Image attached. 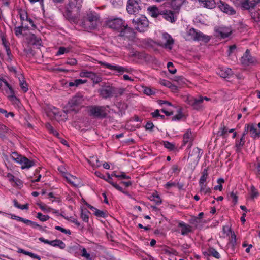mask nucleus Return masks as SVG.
<instances>
[{
  "instance_id": "nucleus-23",
  "label": "nucleus",
  "mask_w": 260,
  "mask_h": 260,
  "mask_svg": "<svg viewBox=\"0 0 260 260\" xmlns=\"http://www.w3.org/2000/svg\"><path fill=\"white\" fill-rule=\"evenodd\" d=\"M160 15L162 16L164 19L171 22H173L177 19V18L174 17V13L171 11H161Z\"/></svg>"
},
{
  "instance_id": "nucleus-1",
  "label": "nucleus",
  "mask_w": 260,
  "mask_h": 260,
  "mask_svg": "<svg viewBox=\"0 0 260 260\" xmlns=\"http://www.w3.org/2000/svg\"><path fill=\"white\" fill-rule=\"evenodd\" d=\"M99 22V16L95 12H90L81 22V27L87 31L95 29Z\"/></svg>"
},
{
  "instance_id": "nucleus-3",
  "label": "nucleus",
  "mask_w": 260,
  "mask_h": 260,
  "mask_svg": "<svg viewBox=\"0 0 260 260\" xmlns=\"http://www.w3.org/2000/svg\"><path fill=\"white\" fill-rule=\"evenodd\" d=\"M184 38L186 40L202 41L205 43L208 42L211 39L210 36L206 35L193 28H191L187 31L186 35L184 36Z\"/></svg>"
},
{
  "instance_id": "nucleus-27",
  "label": "nucleus",
  "mask_w": 260,
  "mask_h": 260,
  "mask_svg": "<svg viewBox=\"0 0 260 260\" xmlns=\"http://www.w3.org/2000/svg\"><path fill=\"white\" fill-rule=\"evenodd\" d=\"M69 183L73 186H77L79 185V179L76 177L68 173L64 177Z\"/></svg>"
},
{
  "instance_id": "nucleus-2",
  "label": "nucleus",
  "mask_w": 260,
  "mask_h": 260,
  "mask_svg": "<svg viewBox=\"0 0 260 260\" xmlns=\"http://www.w3.org/2000/svg\"><path fill=\"white\" fill-rule=\"evenodd\" d=\"M81 1L71 0L66 8L67 15L70 18H77L80 15Z\"/></svg>"
},
{
  "instance_id": "nucleus-49",
  "label": "nucleus",
  "mask_w": 260,
  "mask_h": 260,
  "mask_svg": "<svg viewBox=\"0 0 260 260\" xmlns=\"http://www.w3.org/2000/svg\"><path fill=\"white\" fill-rule=\"evenodd\" d=\"M46 128L49 131V132L54 136L58 137L59 136V133L54 129L53 126L49 123H46L45 125Z\"/></svg>"
},
{
  "instance_id": "nucleus-37",
  "label": "nucleus",
  "mask_w": 260,
  "mask_h": 260,
  "mask_svg": "<svg viewBox=\"0 0 260 260\" xmlns=\"http://www.w3.org/2000/svg\"><path fill=\"white\" fill-rule=\"evenodd\" d=\"M3 83H4L8 88L10 93L12 96H14V92L11 86L5 79H4L3 77H0V88L2 86Z\"/></svg>"
},
{
  "instance_id": "nucleus-25",
  "label": "nucleus",
  "mask_w": 260,
  "mask_h": 260,
  "mask_svg": "<svg viewBox=\"0 0 260 260\" xmlns=\"http://www.w3.org/2000/svg\"><path fill=\"white\" fill-rule=\"evenodd\" d=\"M83 246L77 244H71L70 246H69L67 248V251L71 254H76L79 251H81L82 248H83Z\"/></svg>"
},
{
  "instance_id": "nucleus-31",
  "label": "nucleus",
  "mask_w": 260,
  "mask_h": 260,
  "mask_svg": "<svg viewBox=\"0 0 260 260\" xmlns=\"http://www.w3.org/2000/svg\"><path fill=\"white\" fill-rule=\"evenodd\" d=\"M88 161L93 167L98 168L100 167L101 165V164L97 156H92L90 157Z\"/></svg>"
},
{
  "instance_id": "nucleus-58",
  "label": "nucleus",
  "mask_w": 260,
  "mask_h": 260,
  "mask_svg": "<svg viewBox=\"0 0 260 260\" xmlns=\"http://www.w3.org/2000/svg\"><path fill=\"white\" fill-rule=\"evenodd\" d=\"M193 97L190 95H182L181 99L183 101L186 102L191 105V101L192 100Z\"/></svg>"
},
{
  "instance_id": "nucleus-20",
  "label": "nucleus",
  "mask_w": 260,
  "mask_h": 260,
  "mask_svg": "<svg viewBox=\"0 0 260 260\" xmlns=\"http://www.w3.org/2000/svg\"><path fill=\"white\" fill-rule=\"evenodd\" d=\"M217 36L222 38L228 37L232 33V29L230 27L221 26L216 29Z\"/></svg>"
},
{
  "instance_id": "nucleus-50",
  "label": "nucleus",
  "mask_w": 260,
  "mask_h": 260,
  "mask_svg": "<svg viewBox=\"0 0 260 260\" xmlns=\"http://www.w3.org/2000/svg\"><path fill=\"white\" fill-rule=\"evenodd\" d=\"M217 182L219 184L218 185H216L214 187V189L215 190H220L221 191L222 190L223 187L222 184L224 182V180L223 178H219L218 179Z\"/></svg>"
},
{
  "instance_id": "nucleus-46",
  "label": "nucleus",
  "mask_w": 260,
  "mask_h": 260,
  "mask_svg": "<svg viewBox=\"0 0 260 260\" xmlns=\"http://www.w3.org/2000/svg\"><path fill=\"white\" fill-rule=\"evenodd\" d=\"M89 212L88 210H82L81 213V217L82 220L86 222H87L89 220Z\"/></svg>"
},
{
  "instance_id": "nucleus-41",
  "label": "nucleus",
  "mask_w": 260,
  "mask_h": 260,
  "mask_svg": "<svg viewBox=\"0 0 260 260\" xmlns=\"http://www.w3.org/2000/svg\"><path fill=\"white\" fill-rule=\"evenodd\" d=\"M70 47H60L58 48L57 52H56V56H59L60 55L64 54L65 53H68L70 52Z\"/></svg>"
},
{
  "instance_id": "nucleus-24",
  "label": "nucleus",
  "mask_w": 260,
  "mask_h": 260,
  "mask_svg": "<svg viewBox=\"0 0 260 260\" xmlns=\"http://www.w3.org/2000/svg\"><path fill=\"white\" fill-rule=\"evenodd\" d=\"M79 76L82 78L86 77L91 78L94 81H96V82H98L100 81V80L98 79V77L96 74L91 71H87L85 70L82 71L80 73Z\"/></svg>"
},
{
  "instance_id": "nucleus-63",
  "label": "nucleus",
  "mask_w": 260,
  "mask_h": 260,
  "mask_svg": "<svg viewBox=\"0 0 260 260\" xmlns=\"http://www.w3.org/2000/svg\"><path fill=\"white\" fill-rule=\"evenodd\" d=\"M164 145L165 147V148L170 150H173L174 148V145L168 141H164Z\"/></svg>"
},
{
  "instance_id": "nucleus-45",
  "label": "nucleus",
  "mask_w": 260,
  "mask_h": 260,
  "mask_svg": "<svg viewBox=\"0 0 260 260\" xmlns=\"http://www.w3.org/2000/svg\"><path fill=\"white\" fill-rule=\"evenodd\" d=\"M200 186V191L204 194H210L211 190L209 187L207 186L206 184H199Z\"/></svg>"
},
{
  "instance_id": "nucleus-57",
  "label": "nucleus",
  "mask_w": 260,
  "mask_h": 260,
  "mask_svg": "<svg viewBox=\"0 0 260 260\" xmlns=\"http://www.w3.org/2000/svg\"><path fill=\"white\" fill-rule=\"evenodd\" d=\"M167 68L168 69L169 72L171 73V74H174L176 72L177 70L175 68H174L173 64L172 62H168Z\"/></svg>"
},
{
  "instance_id": "nucleus-64",
  "label": "nucleus",
  "mask_w": 260,
  "mask_h": 260,
  "mask_svg": "<svg viewBox=\"0 0 260 260\" xmlns=\"http://www.w3.org/2000/svg\"><path fill=\"white\" fill-rule=\"evenodd\" d=\"M58 170L62 174L64 177H66V174H68L66 171V168L63 166L58 167Z\"/></svg>"
},
{
  "instance_id": "nucleus-39",
  "label": "nucleus",
  "mask_w": 260,
  "mask_h": 260,
  "mask_svg": "<svg viewBox=\"0 0 260 260\" xmlns=\"http://www.w3.org/2000/svg\"><path fill=\"white\" fill-rule=\"evenodd\" d=\"M18 12L20 15L22 25H23L24 21H25L26 19H28L27 13L25 10L22 9H19Z\"/></svg>"
},
{
  "instance_id": "nucleus-26",
  "label": "nucleus",
  "mask_w": 260,
  "mask_h": 260,
  "mask_svg": "<svg viewBox=\"0 0 260 260\" xmlns=\"http://www.w3.org/2000/svg\"><path fill=\"white\" fill-rule=\"evenodd\" d=\"M199 3L201 6L208 9H213L216 5L214 0H200Z\"/></svg>"
},
{
  "instance_id": "nucleus-28",
  "label": "nucleus",
  "mask_w": 260,
  "mask_h": 260,
  "mask_svg": "<svg viewBox=\"0 0 260 260\" xmlns=\"http://www.w3.org/2000/svg\"><path fill=\"white\" fill-rule=\"evenodd\" d=\"M180 230L181 234L185 235L191 232V227L183 222H180Z\"/></svg>"
},
{
  "instance_id": "nucleus-62",
  "label": "nucleus",
  "mask_w": 260,
  "mask_h": 260,
  "mask_svg": "<svg viewBox=\"0 0 260 260\" xmlns=\"http://www.w3.org/2000/svg\"><path fill=\"white\" fill-rule=\"evenodd\" d=\"M113 6L115 7H118L121 6L123 4L122 0H111Z\"/></svg>"
},
{
  "instance_id": "nucleus-7",
  "label": "nucleus",
  "mask_w": 260,
  "mask_h": 260,
  "mask_svg": "<svg viewBox=\"0 0 260 260\" xmlns=\"http://www.w3.org/2000/svg\"><path fill=\"white\" fill-rule=\"evenodd\" d=\"M125 22L120 18H110L106 21V25L110 28L119 31L125 25Z\"/></svg>"
},
{
  "instance_id": "nucleus-52",
  "label": "nucleus",
  "mask_w": 260,
  "mask_h": 260,
  "mask_svg": "<svg viewBox=\"0 0 260 260\" xmlns=\"http://www.w3.org/2000/svg\"><path fill=\"white\" fill-rule=\"evenodd\" d=\"M36 217L42 222L46 221L50 218L48 215H43L40 212L37 213Z\"/></svg>"
},
{
  "instance_id": "nucleus-16",
  "label": "nucleus",
  "mask_w": 260,
  "mask_h": 260,
  "mask_svg": "<svg viewBox=\"0 0 260 260\" xmlns=\"http://www.w3.org/2000/svg\"><path fill=\"white\" fill-rule=\"evenodd\" d=\"M241 62L244 66H249L255 64L256 62V60L250 55L249 51L247 50L245 54L242 56Z\"/></svg>"
},
{
  "instance_id": "nucleus-10",
  "label": "nucleus",
  "mask_w": 260,
  "mask_h": 260,
  "mask_svg": "<svg viewBox=\"0 0 260 260\" xmlns=\"http://www.w3.org/2000/svg\"><path fill=\"white\" fill-rule=\"evenodd\" d=\"M141 0H128L126 9L129 14H134L138 13L141 9Z\"/></svg>"
},
{
  "instance_id": "nucleus-11",
  "label": "nucleus",
  "mask_w": 260,
  "mask_h": 260,
  "mask_svg": "<svg viewBox=\"0 0 260 260\" xmlns=\"http://www.w3.org/2000/svg\"><path fill=\"white\" fill-rule=\"evenodd\" d=\"M193 140V135L191 131L187 130L183 136L182 144L180 148L186 146V149L191 148Z\"/></svg>"
},
{
  "instance_id": "nucleus-32",
  "label": "nucleus",
  "mask_w": 260,
  "mask_h": 260,
  "mask_svg": "<svg viewBox=\"0 0 260 260\" xmlns=\"http://www.w3.org/2000/svg\"><path fill=\"white\" fill-rule=\"evenodd\" d=\"M245 143V134H243L240 140H236L235 143V147L236 151H239L243 147Z\"/></svg>"
},
{
  "instance_id": "nucleus-56",
  "label": "nucleus",
  "mask_w": 260,
  "mask_h": 260,
  "mask_svg": "<svg viewBox=\"0 0 260 260\" xmlns=\"http://www.w3.org/2000/svg\"><path fill=\"white\" fill-rule=\"evenodd\" d=\"M55 229L56 230L59 231L61 232L62 233H64L66 234H68L69 235L71 234V232L69 229H64L59 226H55Z\"/></svg>"
},
{
  "instance_id": "nucleus-15",
  "label": "nucleus",
  "mask_w": 260,
  "mask_h": 260,
  "mask_svg": "<svg viewBox=\"0 0 260 260\" xmlns=\"http://www.w3.org/2000/svg\"><path fill=\"white\" fill-rule=\"evenodd\" d=\"M115 91L114 87L110 86H106L101 88L99 92L103 98L107 99L113 96Z\"/></svg>"
},
{
  "instance_id": "nucleus-55",
  "label": "nucleus",
  "mask_w": 260,
  "mask_h": 260,
  "mask_svg": "<svg viewBox=\"0 0 260 260\" xmlns=\"http://www.w3.org/2000/svg\"><path fill=\"white\" fill-rule=\"evenodd\" d=\"M152 200L154 201L156 204L159 205L161 203L162 200L160 198V196L156 193L155 194H153L152 196Z\"/></svg>"
},
{
  "instance_id": "nucleus-61",
  "label": "nucleus",
  "mask_w": 260,
  "mask_h": 260,
  "mask_svg": "<svg viewBox=\"0 0 260 260\" xmlns=\"http://www.w3.org/2000/svg\"><path fill=\"white\" fill-rule=\"evenodd\" d=\"M230 198L235 204L237 203L238 201V197L236 195V193H235L234 191H232L230 193Z\"/></svg>"
},
{
  "instance_id": "nucleus-60",
  "label": "nucleus",
  "mask_w": 260,
  "mask_h": 260,
  "mask_svg": "<svg viewBox=\"0 0 260 260\" xmlns=\"http://www.w3.org/2000/svg\"><path fill=\"white\" fill-rule=\"evenodd\" d=\"M12 185L13 186H20L22 185V182L20 179H19L18 178L15 177L12 183Z\"/></svg>"
},
{
  "instance_id": "nucleus-8",
  "label": "nucleus",
  "mask_w": 260,
  "mask_h": 260,
  "mask_svg": "<svg viewBox=\"0 0 260 260\" xmlns=\"http://www.w3.org/2000/svg\"><path fill=\"white\" fill-rule=\"evenodd\" d=\"M203 153V151L202 149L198 147H195L191 151L189 152L188 159H190V161L192 164L196 166L200 160Z\"/></svg>"
},
{
  "instance_id": "nucleus-47",
  "label": "nucleus",
  "mask_w": 260,
  "mask_h": 260,
  "mask_svg": "<svg viewBox=\"0 0 260 260\" xmlns=\"http://www.w3.org/2000/svg\"><path fill=\"white\" fill-rule=\"evenodd\" d=\"M259 195L258 192L256 190L254 186L252 185L250 187V198L254 199L256 198Z\"/></svg>"
},
{
  "instance_id": "nucleus-4",
  "label": "nucleus",
  "mask_w": 260,
  "mask_h": 260,
  "mask_svg": "<svg viewBox=\"0 0 260 260\" xmlns=\"http://www.w3.org/2000/svg\"><path fill=\"white\" fill-rule=\"evenodd\" d=\"M11 157L15 162L21 165L22 169H29L35 165L34 161L19 154L16 152H13L11 155Z\"/></svg>"
},
{
  "instance_id": "nucleus-35",
  "label": "nucleus",
  "mask_w": 260,
  "mask_h": 260,
  "mask_svg": "<svg viewBox=\"0 0 260 260\" xmlns=\"http://www.w3.org/2000/svg\"><path fill=\"white\" fill-rule=\"evenodd\" d=\"M88 207L94 212L95 216L100 217H105L106 216V213L103 211L100 210L95 207L89 205Z\"/></svg>"
},
{
  "instance_id": "nucleus-33",
  "label": "nucleus",
  "mask_w": 260,
  "mask_h": 260,
  "mask_svg": "<svg viewBox=\"0 0 260 260\" xmlns=\"http://www.w3.org/2000/svg\"><path fill=\"white\" fill-rule=\"evenodd\" d=\"M148 10L149 14L153 17H157L158 15H160V12L156 7L152 6L149 7Z\"/></svg>"
},
{
  "instance_id": "nucleus-38",
  "label": "nucleus",
  "mask_w": 260,
  "mask_h": 260,
  "mask_svg": "<svg viewBox=\"0 0 260 260\" xmlns=\"http://www.w3.org/2000/svg\"><path fill=\"white\" fill-rule=\"evenodd\" d=\"M208 177V172L207 169H204L202 173V176L199 180V184H205V183L207 181V179Z\"/></svg>"
},
{
  "instance_id": "nucleus-14",
  "label": "nucleus",
  "mask_w": 260,
  "mask_h": 260,
  "mask_svg": "<svg viewBox=\"0 0 260 260\" xmlns=\"http://www.w3.org/2000/svg\"><path fill=\"white\" fill-rule=\"evenodd\" d=\"M217 5L219 9L223 12L230 15H234L236 14V11L234 9V8L225 2L222 1H220L217 3Z\"/></svg>"
},
{
  "instance_id": "nucleus-18",
  "label": "nucleus",
  "mask_w": 260,
  "mask_h": 260,
  "mask_svg": "<svg viewBox=\"0 0 260 260\" xmlns=\"http://www.w3.org/2000/svg\"><path fill=\"white\" fill-rule=\"evenodd\" d=\"M260 5V0H245L242 4V8L245 10L253 11L252 9Z\"/></svg>"
},
{
  "instance_id": "nucleus-48",
  "label": "nucleus",
  "mask_w": 260,
  "mask_h": 260,
  "mask_svg": "<svg viewBox=\"0 0 260 260\" xmlns=\"http://www.w3.org/2000/svg\"><path fill=\"white\" fill-rule=\"evenodd\" d=\"M178 186V183L170 181L167 182L165 185V188L167 189H170L171 188L177 187Z\"/></svg>"
},
{
  "instance_id": "nucleus-6",
  "label": "nucleus",
  "mask_w": 260,
  "mask_h": 260,
  "mask_svg": "<svg viewBox=\"0 0 260 260\" xmlns=\"http://www.w3.org/2000/svg\"><path fill=\"white\" fill-rule=\"evenodd\" d=\"M90 115L100 118H103L110 113V108L108 106H94L90 107L89 110Z\"/></svg>"
},
{
  "instance_id": "nucleus-22",
  "label": "nucleus",
  "mask_w": 260,
  "mask_h": 260,
  "mask_svg": "<svg viewBox=\"0 0 260 260\" xmlns=\"http://www.w3.org/2000/svg\"><path fill=\"white\" fill-rule=\"evenodd\" d=\"M83 97L80 95H76L73 97L69 102V105L71 107L76 106H79L82 104Z\"/></svg>"
},
{
  "instance_id": "nucleus-59",
  "label": "nucleus",
  "mask_w": 260,
  "mask_h": 260,
  "mask_svg": "<svg viewBox=\"0 0 260 260\" xmlns=\"http://www.w3.org/2000/svg\"><path fill=\"white\" fill-rule=\"evenodd\" d=\"M108 182L112 185L117 190L123 192V188L116 183H114L112 180H108Z\"/></svg>"
},
{
  "instance_id": "nucleus-53",
  "label": "nucleus",
  "mask_w": 260,
  "mask_h": 260,
  "mask_svg": "<svg viewBox=\"0 0 260 260\" xmlns=\"http://www.w3.org/2000/svg\"><path fill=\"white\" fill-rule=\"evenodd\" d=\"M227 132V129L224 124L222 123L220 129L217 133V135L219 136H223Z\"/></svg>"
},
{
  "instance_id": "nucleus-36",
  "label": "nucleus",
  "mask_w": 260,
  "mask_h": 260,
  "mask_svg": "<svg viewBox=\"0 0 260 260\" xmlns=\"http://www.w3.org/2000/svg\"><path fill=\"white\" fill-rule=\"evenodd\" d=\"M218 74L222 78H226L230 76L232 74L231 69L227 68L224 69H220L219 70Z\"/></svg>"
},
{
  "instance_id": "nucleus-17",
  "label": "nucleus",
  "mask_w": 260,
  "mask_h": 260,
  "mask_svg": "<svg viewBox=\"0 0 260 260\" xmlns=\"http://www.w3.org/2000/svg\"><path fill=\"white\" fill-rule=\"evenodd\" d=\"M119 36L128 39H132L135 36V32L132 28L129 27L127 24L119 31Z\"/></svg>"
},
{
  "instance_id": "nucleus-54",
  "label": "nucleus",
  "mask_w": 260,
  "mask_h": 260,
  "mask_svg": "<svg viewBox=\"0 0 260 260\" xmlns=\"http://www.w3.org/2000/svg\"><path fill=\"white\" fill-rule=\"evenodd\" d=\"M95 174L99 177L103 179L108 182V180H112L111 177L109 174H108L107 177H105L104 175L101 174L100 172H95Z\"/></svg>"
},
{
  "instance_id": "nucleus-34",
  "label": "nucleus",
  "mask_w": 260,
  "mask_h": 260,
  "mask_svg": "<svg viewBox=\"0 0 260 260\" xmlns=\"http://www.w3.org/2000/svg\"><path fill=\"white\" fill-rule=\"evenodd\" d=\"M18 252L20 253H22L26 255H28L32 258H36L38 260L41 259V257L40 256H39L37 254H35L31 252L27 251L23 249H19Z\"/></svg>"
},
{
  "instance_id": "nucleus-9",
  "label": "nucleus",
  "mask_w": 260,
  "mask_h": 260,
  "mask_svg": "<svg viewBox=\"0 0 260 260\" xmlns=\"http://www.w3.org/2000/svg\"><path fill=\"white\" fill-rule=\"evenodd\" d=\"M159 44L160 46L170 50L172 49V45L174 44V40L169 34L163 32L162 33Z\"/></svg>"
},
{
  "instance_id": "nucleus-42",
  "label": "nucleus",
  "mask_w": 260,
  "mask_h": 260,
  "mask_svg": "<svg viewBox=\"0 0 260 260\" xmlns=\"http://www.w3.org/2000/svg\"><path fill=\"white\" fill-rule=\"evenodd\" d=\"M81 251L82 252L81 256L86 260H93V256L88 253L85 248L83 247Z\"/></svg>"
},
{
  "instance_id": "nucleus-51",
  "label": "nucleus",
  "mask_w": 260,
  "mask_h": 260,
  "mask_svg": "<svg viewBox=\"0 0 260 260\" xmlns=\"http://www.w3.org/2000/svg\"><path fill=\"white\" fill-rule=\"evenodd\" d=\"M20 86L24 92H26L28 91V85L23 79L22 80H20Z\"/></svg>"
},
{
  "instance_id": "nucleus-19",
  "label": "nucleus",
  "mask_w": 260,
  "mask_h": 260,
  "mask_svg": "<svg viewBox=\"0 0 260 260\" xmlns=\"http://www.w3.org/2000/svg\"><path fill=\"white\" fill-rule=\"evenodd\" d=\"M249 131L251 137L255 139L260 136V129H257L255 124H246L245 131Z\"/></svg>"
},
{
  "instance_id": "nucleus-5",
  "label": "nucleus",
  "mask_w": 260,
  "mask_h": 260,
  "mask_svg": "<svg viewBox=\"0 0 260 260\" xmlns=\"http://www.w3.org/2000/svg\"><path fill=\"white\" fill-rule=\"evenodd\" d=\"M133 26L139 32H144L148 29L149 21L144 15L136 16L132 20Z\"/></svg>"
},
{
  "instance_id": "nucleus-40",
  "label": "nucleus",
  "mask_w": 260,
  "mask_h": 260,
  "mask_svg": "<svg viewBox=\"0 0 260 260\" xmlns=\"http://www.w3.org/2000/svg\"><path fill=\"white\" fill-rule=\"evenodd\" d=\"M227 229L228 231V233H227V235H229V234H231V237L230 238V243L232 246H234L236 243V236L235 233L232 232L230 229H229L228 228H227Z\"/></svg>"
},
{
  "instance_id": "nucleus-21",
  "label": "nucleus",
  "mask_w": 260,
  "mask_h": 260,
  "mask_svg": "<svg viewBox=\"0 0 260 260\" xmlns=\"http://www.w3.org/2000/svg\"><path fill=\"white\" fill-rule=\"evenodd\" d=\"M47 112L48 116L50 117L51 118H54L57 120H59V117L60 116L59 111L56 107L54 106L49 107Z\"/></svg>"
},
{
  "instance_id": "nucleus-30",
  "label": "nucleus",
  "mask_w": 260,
  "mask_h": 260,
  "mask_svg": "<svg viewBox=\"0 0 260 260\" xmlns=\"http://www.w3.org/2000/svg\"><path fill=\"white\" fill-rule=\"evenodd\" d=\"M251 18L257 23H260V10L250 11Z\"/></svg>"
},
{
  "instance_id": "nucleus-29",
  "label": "nucleus",
  "mask_w": 260,
  "mask_h": 260,
  "mask_svg": "<svg viewBox=\"0 0 260 260\" xmlns=\"http://www.w3.org/2000/svg\"><path fill=\"white\" fill-rule=\"evenodd\" d=\"M87 82L86 80H83V79H76L73 82H70L69 83L66 82L65 85L69 86V87H73V86H76L77 87L79 85L81 84H84Z\"/></svg>"
},
{
  "instance_id": "nucleus-12",
  "label": "nucleus",
  "mask_w": 260,
  "mask_h": 260,
  "mask_svg": "<svg viewBox=\"0 0 260 260\" xmlns=\"http://www.w3.org/2000/svg\"><path fill=\"white\" fill-rule=\"evenodd\" d=\"M100 63L109 70L116 71L120 74H122L124 72L128 73L130 72L128 69L120 66L112 65L105 62H100Z\"/></svg>"
},
{
  "instance_id": "nucleus-13",
  "label": "nucleus",
  "mask_w": 260,
  "mask_h": 260,
  "mask_svg": "<svg viewBox=\"0 0 260 260\" xmlns=\"http://www.w3.org/2000/svg\"><path fill=\"white\" fill-rule=\"evenodd\" d=\"M209 101L210 99L206 96H199L198 98H193L192 100L191 101V105L193 108L196 110H200L204 107L203 102L204 101Z\"/></svg>"
},
{
  "instance_id": "nucleus-44",
  "label": "nucleus",
  "mask_w": 260,
  "mask_h": 260,
  "mask_svg": "<svg viewBox=\"0 0 260 260\" xmlns=\"http://www.w3.org/2000/svg\"><path fill=\"white\" fill-rule=\"evenodd\" d=\"M0 38L2 42V44L4 45L5 48L7 47V46H9V43L6 38V35L2 31H0Z\"/></svg>"
},
{
  "instance_id": "nucleus-43",
  "label": "nucleus",
  "mask_w": 260,
  "mask_h": 260,
  "mask_svg": "<svg viewBox=\"0 0 260 260\" xmlns=\"http://www.w3.org/2000/svg\"><path fill=\"white\" fill-rule=\"evenodd\" d=\"M208 252L210 256H212L217 259L220 258V255L219 252L213 248H210L208 250Z\"/></svg>"
}]
</instances>
